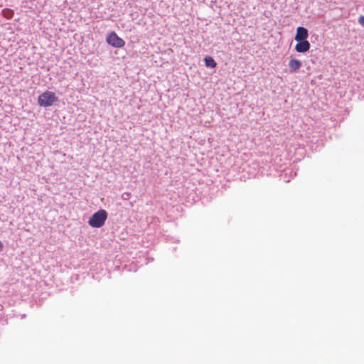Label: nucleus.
<instances>
[{
	"label": "nucleus",
	"instance_id": "1",
	"mask_svg": "<svg viewBox=\"0 0 364 364\" xmlns=\"http://www.w3.org/2000/svg\"><path fill=\"white\" fill-rule=\"evenodd\" d=\"M107 219V213L105 210L101 209L95 212L88 220V224L94 228H102Z\"/></svg>",
	"mask_w": 364,
	"mask_h": 364
},
{
	"label": "nucleus",
	"instance_id": "2",
	"mask_svg": "<svg viewBox=\"0 0 364 364\" xmlns=\"http://www.w3.org/2000/svg\"><path fill=\"white\" fill-rule=\"evenodd\" d=\"M58 98L55 94L50 91H46L38 97V104L41 107H50L58 102Z\"/></svg>",
	"mask_w": 364,
	"mask_h": 364
},
{
	"label": "nucleus",
	"instance_id": "3",
	"mask_svg": "<svg viewBox=\"0 0 364 364\" xmlns=\"http://www.w3.org/2000/svg\"><path fill=\"white\" fill-rule=\"evenodd\" d=\"M107 43L114 48H122L125 45V41L118 36L115 32H111L106 38Z\"/></svg>",
	"mask_w": 364,
	"mask_h": 364
},
{
	"label": "nucleus",
	"instance_id": "4",
	"mask_svg": "<svg viewBox=\"0 0 364 364\" xmlns=\"http://www.w3.org/2000/svg\"><path fill=\"white\" fill-rule=\"evenodd\" d=\"M309 36L308 30L304 27L299 26L296 28L294 37L296 41H307Z\"/></svg>",
	"mask_w": 364,
	"mask_h": 364
},
{
	"label": "nucleus",
	"instance_id": "5",
	"mask_svg": "<svg viewBox=\"0 0 364 364\" xmlns=\"http://www.w3.org/2000/svg\"><path fill=\"white\" fill-rule=\"evenodd\" d=\"M301 65L302 63L300 60H298L291 56L288 64L289 68V72L296 73L300 69Z\"/></svg>",
	"mask_w": 364,
	"mask_h": 364
},
{
	"label": "nucleus",
	"instance_id": "6",
	"mask_svg": "<svg viewBox=\"0 0 364 364\" xmlns=\"http://www.w3.org/2000/svg\"><path fill=\"white\" fill-rule=\"evenodd\" d=\"M311 47L308 41H297L295 46V50L298 53H306L309 50Z\"/></svg>",
	"mask_w": 364,
	"mask_h": 364
},
{
	"label": "nucleus",
	"instance_id": "7",
	"mask_svg": "<svg viewBox=\"0 0 364 364\" xmlns=\"http://www.w3.org/2000/svg\"><path fill=\"white\" fill-rule=\"evenodd\" d=\"M204 62H205V66L208 67V68H214L217 65V63L215 61V60L210 56L205 57L204 58Z\"/></svg>",
	"mask_w": 364,
	"mask_h": 364
},
{
	"label": "nucleus",
	"instance_id": "8",
	"mask_svg": "<svg viewBox=\"0 0 364 364\" xmlns=\"http://www.w3.org/2000/svg\"><path fill=\"white\" fill-rule=\"evenodd\" d=\"M2 14L6 18H11L14 15V11L9 9H5L2 11Z\"/></svg>",
	"mask_w": 364,
	"mask_h": 364
},
{
	"label": "nucleus",
	"instance_id": "9",
	"mask_svg": "<svg viewBox=\"0 0 364 364\" xmlns=\"http://www.w3.org/2000/svg\"><path fill=\"white\" fill-rule=\"evenodd\" d=\"M358 23H359L361 26H364V16H360V17H359V18H358Z\"/></svg>",
	"mask_w": 364,
	"mask_h": 364
},
{
	"label": "nucleus",
	"instance_id": "10",
	"mask_svg": "<svg viewBox=\"0 0 364 364\" xmlns=\"http://www.w3.org/2000/svg\"><path fill=\"white\" fill-rule=\"evenodd\" d=\"M3 247H4L3 243L1 241H0V251L3 249Z\"/></svg>",
	"mask_w": 364,
	"mask_h": 364
}]
</instances>
